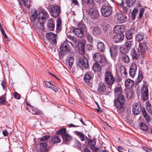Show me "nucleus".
Listing matches in <instances>:
<instances>
[{
  "label": "nucleus",
  "mask_w": 152,
  "mask_h": 152,
  "mask_svg": "<svg viewBox=\"0 0 152 152\" xmlns=\"http://www.w3.org/2000/svg\"><path fill=\"white\" fill-rule=\"evenodd\" d=\"M67 38L70 39L72 42L75 43H77V40L74 37L70 35H67Z\"/></svg>",
  "instance_id": "obj_56"
},
{
  "label": "nucleus",
  "mask_w": 152,
  "mask_h": 152,
  "mask_svg": "<svg viewBox=\"0 0 152 152\" xmlns=\"http://www.w3.org/2000/svg\"><path fill=\"white\" fill-rule=\"evenodd\" d=\"M122 89L121 87L116 88L115 89V96L118 97L121 95H123L121 94Z\"/></svg>",
  "instance_id": "obj_29"
},
{
  "label": "nucleus",
  "mask_w": 152,
  "mask_h": 152,
  "mask_svg": "<svg viewBox=\"0 0 152 152\" xmlns=\"http://www.w3.org/2000/svg\"><path fill=\"white\" fill-rule=\"evenodd\" d=\"M105 3H107V5L103 6L101 10L103 16L104 17H108L111 14L112 10L111 6L108 4L106 1H105Z\"/></svg>",
  "instance_id": "obj_6"
},
{
  "label": "nucleus",
  "mask_w": 152,
  "mask_h": 152,
  "mask_svg": "<svg viewBox=\"0 0 152 152\" xmlns=\"http://www.w3.org/2000/svg\"><path fill=\"white\" fill-rule=\"evenodd\" d=\"M78 65L82 70L88 68V63L87 59L84 56L80 57L78 62Z\"/></svg>",
  "instance_id": "obj_7"
},
{
  "label": "nucleus",
  "mask_w": 152,
  "mask_h": 152,
  "mask_svg": "<svg viewBox=\"0 0 152 152\" xmlns=\"http://www.w3.org/2000/svg\"><path fill=\"white\" fill-rule=\"evenodd\" d=\"M44 22H39L38 23H37L35 24V23H33L34 25L35 28L36 27V28L38 30H42L43 29V23Z\"/></svg>",
  "instance_id": "obj_30"
},
{
  "label": "nucleus",
  "mask_w": 152,
  "mask_h": 152,
  "mask_svg": "<svg viewBox=\"0 0 152 152\" xmlns=\"http://www.w3.org/2000/svg\"><path fill=\"white\" fill-rule=\"evenodd\" d=\"M94 60L96 62L103 63L106 61L107 60L104 55H101L100 53H97L93 56Z\"/></svg>",
  "instance_id": "obj_8"
},
{
  "label": "nucleus",
  "mask_w": 152,
  "mask_h": 152,
  "mask_svg": "<svg viewBox=\"0 0 152 152\" xmlns=\"http://www.w3.org/2000/svg\"><path fill=\"white\" fill-rule=\"evenodd\" d=\"M89 142L91 143L90 145V147L91 150H94L96 148L95 145L96 144V141L95 140H90L89 141Z\"/></svg>",
  "instance_id": "obj_43"
},
{
  "label": "nucleus",
  "mask_w": 152,
  "mask_h": 152,
  "mask_svg": "<svg viewBox=\"0 0 152 152\" xmlns=\"http://www.w3.org/2000/svg\"><path fill=\"white\" fill-rule=\"evenodd\" d=\"M74 58L73 57H70L69 58V68H71L73 64Z\"/></svg>",
  "instance_id": "obj_46"
},
{
  "label": "nucleus",
  "mask_w": 152,
  "mask_h": 152,
  "mask_svg": "<svg viewBox=\"0 0 152 152\" xmlns=\"http://www.w3.org/2000/svg\"><path fill=\"white\" fill-rule=\"evenodd\" d=\"M148 88L146 86H144L141 89V96L142 99L145 101L148 99Z\"/></svg>",
  "instance_id": "obj_10"
},
{
  "label": "nucleus",
  "mask_w": 152,
  "mask_h": 152,
  "mask_svg": "<svg viewBox=\"0 0 152 152\" xmlns=\"http://www.w3.org/2000/svg\"><path fill=\"white\" fill-rule=\"evenodd\" d=\"M6 102L5 98L3 96H1L0 97V104L3 105Z\"/></svg>",
  "instance_id": "obj_53"
},
{
  "label": "nucleus",
  "mask_w": 152,
  "mask_h": 152,
  "mask_svg": "<svg viewBox=\"0 0 152 152\" xmlns=\"http://www.w3.org/2000/svg\"><path fill=\"white\" fill-rule=\"evenodd\" d=\"M144 36L145 35L143 33H141L138 34L136 36V39L139 42L144 40Z\"/></svg>",
  "instance_id": "obj_33"
},
{
  "label": "nucleus",
  "mask_w": 152,
  "mask_h": 152,
  "mask_svg": "<svg viewBox=\"0 0 152 152\" xmlns=\"http://www.w3.org/2000/svg\"><path fill=\"white\" fill-rule=\"evenodd\" d=\"M137 69V64L135 62H133L131 65L129 70V74L132 77H134Z\"/></svg>",
  "instance_id": "obj_14"
},
{
  "label": "nucleus",
  "mask_w": 152,
  "mask_h": 152,
  "mask_svg": "<svg viewBox=\"0 0 152 152\" xmlns=\"http://www.w3.org/2000/svg\"><path fill=\"white\" fill-rule=\"evenodd\" d=\"M124 38V36L123 34H117L113 37V39L116 42H118L122 41Z\"/></svg>",
  "instance_id": "obj_17"
},
{
  "label": "nucleus",
  "mask_w": 152,
  "mask_h": 152,
  "mask_svg": "<svg viewBox=\"0 0 152 152\" xmlns=\"http://www.w3.org/2000/svg\"><path fill=\"white\" fill-rule=\"evenodd\" d=\"M142 112L143 113V115L146 121L148 122H149L150 121V118L148 115V114L144 108H143L142 109Z\"/></svg>",
  "instance_id": "obj_31"
},
{
  "label": "nucleus",
  "mask_w": 152,
  "mask_h": 152,
  "mask_svg": "<svg viewBox=\"0 0 152 152\" xmlns=\"http://www.w3.org/2000/svg\"><path fill=\"white\" fill-rule=\"evenodd\" d=\"M24 5L28 8H29L30 7L29 2L27 0L23 2Z\"/></svg>",
  "instance_id": "obj_60"
},
{
  "label": "nucleus",
  "mask_w": 152,
  "mask_h": 152,
  "mask_svg": "<svg viewBox=\"0 0 152 152\" xmlns=\"http://www.w3.org/2000/svg\"><path fill=\"white\" fill-rule=\"evenodd\" d=\"M97 49L99 51L103 52L104 49V43L100 42L98 43L97 45Z\"/></svg>",
  "instance_id": "obj_26"
},
{
  "label": "nucleus",
  "mask_w": 152,
  "mask_h": 152,
  "mask_svg": "<svg viewBox=\"0 0 152 152\" xmlns=\"http://www.w3.org/2000/svg\"><path fill=\"white\" fill-rule=\"evenodd\" d=\"M138 10L137 9L134 8L132 12V18L133 20H134L135 19L136 15L138 13Z\"/></svg>",
  "instance_id": "obj_45"
},
{
  "label": "nucleus",
  "mask_w": 152,
  "mask_h": 152,
  "mask_svg": "<svg viewBox=\"0 0 152 152\" xmlns=\"http://www.w3.org/2000/svg\"><path fill=\"white\" fill-rule=\"evenodd\" d=\"M133 93L132 91L131 90H129L128 92H126V97L130 99L132 98L133 97Z\"/></svg>",
  "instance_id": "obj_44"
},
{
  "label": "nucleus",
  "mask_w": 152,
  "mask_h": 152,
  "mask_svg": "<svg viewBox=\"0 0 152 152\" xmlns=\"http://www.w3.org/2000/svg\"><path fill=\"white\" fill-rule=\"evenodd\" d=\"M101 32V30L98 26H95L93 28L92 31V34L95 35L99 34Z\"/></svg>",
  "instance_id": "obj_34"
},
{
  "label": "nucleus",
  "mask_w": 152,
  "mask_h": 152,
  "mask_svg": "<svg viewBox=\"0 0 152 152\" xmlns=\"http://www.w3.org/2000/svg\"><path fill=\"white\" fill-rule=\"evenodd\" d=\"M134 84V82L131 80L128 79L125 81V85L127 88H131L133 86Z\"/></svg>",
  "instance_id": "obj_24"
},
{
  "label": "nucleus",
  "mask_w": 152,
  "mask_h": 152,
  "mask_svg": "<svg viewBox=\"0 0 152 152\" xmlns=\"http://www.w3.org/2000/svg\"><path fill=\"white\" fill-rule=\"evenodd\" d=\"M146 108L148 112L149 113L152 114V110L151 109V104L148 101H147L146 102Z\"/></svg>",
  "instance_id": "obj_39"
},
{
  "label": "nucleus",
  "mask_w": 152,
  "mask_h": 152,
  "mask_svg": "<svg viewBox=\"0 0 152 152\" xmlns=\"http://www.w3.org/2000/svg\"><path fill=\"white\" fill-rule=\"evenodd\" d=\"M110 52L111 56L113 60H115L117 56V47L116 46H112L110 49Z\"/></svg>",
  "instance_id": "obj_15"
},
{
  "label": "nucleus",
  "mask_w": 152,
  "mask_h": 152,
  "mask_svg": "<svg viewBox=\"0 0 152 152\" xmlns=\"http://www.w3.org/2000/svg\"><path fill=\"white\" fill-rule=\"evenodd\" d=\"M116 16L118 20L120 21V23H123L126 21L127 18L126 16L118 13L117 14Z\"/></svg>",
  "instance_id": "obj_23"
},
{
  "label": "nucleus",
  "mask_w": 152,
  "mask_h": 152,
  "mask_svg": "<svg viewBox=\"0 0 152 152\" xmlns=\"http://www.w3.org/2000/svg\"><path fill=\"white\" fill-rule=\"evenodd\" d=\"M58 134H61L62 139L64 141H69L72 139V136L67 133V132L65 128L61 129L57 132Z\"/></svg>",
  "instance_id": "obj_4"
},
{
  "label": "nucleus",
  "mask_w": 152,
  "mask_h": 152,
  "mask_svg": "<svg viewBox=\"0 0 152 152\" xmlns=\"http://www.w3.org/2000/svg\"><path fill=\"white\" fill-rule=\"evenodd\" d=\"M77 29H80L84 32L86 29V26L82 22H80L77 26Z\"/></svg>",
  "instance_id": "obj_42"
},
{
  "label": "nucleus",
  "mask_w": 152,
  "mask_h": 152,
  "mask_svg": "<svg viewBox=\"0 0 152 152\" xmlns=\"http://www.w3.org/2000/svg\"><path fill=\"white\" fill-rule=\"evenodd\" d=\"M52 140L54 143H59L61 142V140L59 137L58 136L54 137L52 139Z\"/></svg>",
  "instance_id": "obj_51"
},
{
  "label": "nucleus",
  "mask_w": 152,
  "mask_h": 152,
  "mask_svg": "<svg viewBox=\"0 0 152 152\" xmlns=\"http://www.w3.org/2000/svg\"><path fill=\"white\" fill-rule=\"evenodd\" d=\"M119 70L122 75H123L124 76H126V75L127 74L124 66H121L120 67Z\"/></svg>",
  "instance_id": "obj_40"
},
{
  "label": "nucleus",
  "mask_w": 152,
  "mask_h": 152,
  "mask_svg": "<svg viewBox=\"0 0 152 152\" xmlns=\"http://www.w3.org/2000/svg\"><path fill=\"white\" fill-rule=\"evenodd\" d=\"M97 90L98 92H99V94H102V92L105 91V87L103 84H99V85Z\"/></svg>",
  "instance_id": "obj_32"
},
{
  "label": "nucleus",
  "mask_w": 152,
  "mask_h": 152,
  "mask_svg": "<svg viewBox=\"0 0 152 152\" xmlns=\"http://www.w3.org/2000/svg\"><path fill=\"white\" fill-rule=\"evenodd\" d=\"M31 110V112L33 114L38 115L39 113V112L38 111L33 108H32Z\"/></svg>",
  "instance_id": "obj_57"
},
{
  "label": "nucleus",
  "mask_w": 152,
  "mask_h": 152,
  "mask_svg": "<svg viewBox=\"0 0 152 152\" xmlns=\"http://www.w3.org/2000/svg\"><path fill=\"white\" fill-rule=\"evenodd\" d=\"M61 20L60 18H58L57 19L56 24V29L57 30H60L61 29Z\"/></svg>",
  "instance_id": "obj_41"
},
{
  "label": "nucleus",
  "mask_w": 152,
  "mask_h": 152,
  "mask_svg": "<svg viewBox=\"0 0 152 152\" xmlns=\"http://www.w3.org/2000/svg\"><path fill=\"white\" fill-rule=\"evenodd\" d=\"M142 110L141 105L139 103H135L133 106L132 112L135 115H138Z\"/></svg>",
  "instance_id": "obj_13"
},
{
  "label": "nucleus",
  "mask_w": 152,
  "mask_h": 152,
  "mask_svg": "<svg viewBox=\"0 0 152 152\" xmlns=\"http://www.w3.org/2000/svg\"><path fill=\"white\" fill-rule=\"evenodd\" d=\"M131 55L133 59H137L139 54H137L134 49H133L131 51Z\"/></svg>",
  "instance_id": "obj_35"
},
{
  "label": "nucleus",
  "mask_w": 152,
  "mask_h": 152,
  "mask_svg": "<svg viewBox=\"0 0 152 152\" xmlns=\"http://www.w3.org/2000/svg\"><path fill=\"white\" fill-rule=\"evenodd\" d=\"M145 10L143 8L140 9V12L138 18L140 19H141L142 17L143 13Z\"/></svg>",
  "instance_id": "obj_59"
},
{
  "label": "nucleus",
  "mask_w": 152,
  "mask_h": 152,
  "mask_svg": "<svg viewBox=\"0 0 152 152\" xmlns=\"http://www.w3.org/2000/svg\"><path fill=\"white\" fill-rule=\"evenodd\" d=\"M83 4L88 5L94 3V0H82Z\"/></svg>",
  "instance_id": "obj_48"
},
{
  "label": "nucleus",
  "mask_w": 152,
  "mask_h": 152,
  "mask_svg": "<svg viewBox=\"0 0 152 152\" xmlns=\"http://www.w3.org/2000/svg\"><path fill=\"white\" fill-rule=\"evenodd\" d=\"M89 14L91 18H96L98 15V11L96 9H91L89 10Z\"/></svg>",
  "instance_id": "obj_22"
},
{
  "label": "nucleus",
  "mask_w": 152,
  "mask_h": 152,
  "mask_svg": "<svg viewBox=\"0 0 152 152\" xmlns=\"http://www.w3.org/2000/svg\"><path fill=\"white\" fill-rule=\"evenodd\" d=\"M45 86L48 88H51L53 89V85H52L51 83L48 81H44L43 83Z\"/></svg>",
  "instance_id": "obj_50"
},
{
  "label": "nucleus",
  "mask_w": 152,
  "mask_h": 152,
  "mask_svg": "<svg viewBox=\"0 0 152 152\" xmlns=\"http://www.w3.org/2000/svg\"><path fill=\"white\" fill-rule=\"evenodd\" d=\"M124 28V26L122 25L117 26L114 27L113 31L116 34H122Z\"/></svg>",
  "instance_id": "obj_19"
},
{
  "label": "nucleus",
  "mask_w": 152,
  "mask_h": 152,
  "mask_svg": "<svg viewBox=\"0 0 152 152\" xmlns=\"http://www.w3.org/2000/svg\"><path fill=\"white\" fill-rule=\"evenodd\" d=\"M98 62H96L93 64L92 69L95 72H99L101 71V67Z\"/></svg>",
  "instance_id": "obj_25"
},
{
  "label": "nucleus",
  "mask_w": 152,
  "mask_h": 152,
  "mask_svg": "<svg viewBox=\"0 0 152 152\" xmlns=\"http://www.w3.org/2000/svg\"><path fill=\"white\" fill-rule=\"evenodd\" d=\"M48 16V14L46 11H42L38 14L37 20L39 22H44Z\"/></svg>",
  "instance_id": "obj_9"
},
{
  "label": "nucleus",
  "mask_w": 152,
  "mask_h": 152,
  "mask_svg": "<svg viewBox=\"0 0 152 152\" xmlns=\"http://www.w3.org/2000/svg\"><path fill=\"white\" fill-rule=\"evenodd\" d=\"M148 48V47L145 43H140L139 45L137 48V53L140 58H143L144 57Z\"/></svg>",
  "instance_id": "obj_3"
},
{
  "label": "nucleus",
  "mask_w": 152,
  "mask_h": 152,
  "mask_svg": "<svg viewBox=\"0 0 152 152\" xmlns=\"http://www.w3.org/2000/svg\"><path fill=\"white\" fill-rule=\"evenodd\" d=\"M68 42H69L68 41H65L60 46V53L62 56L65 55L68 52L70 51L71 48Z\"/></svg>",
  "instance_id": "obj_5"
},
{
  "label": "nucleus",
  "mask_w": 152,
  "mask_h": 152,
  "mask_svg": "<svg viewBox=\"0 0 152 152\" xmlns=\"http://www.w3.org/2000/svg\"><path fill=\"white\" fill-rule=\"evenodd\" d=\"M104 81L105 83L109 86L108 87L111 90L112 86L115 81V78L111 72L107 71L104 73Z\"/></svg>",
  "instance_id": "obj_2"
},
{
  "label": "nucleus",
  "mask_w": 152,
  "mask_h": 152,
  "mask_svg": "<svg viewBox=\"0 0 152 152\" xmlns=\"http://www.w3.org/2000/svg\"><path fill=\"white\" fill-rule=\"evenodd\" d=\"M3 134L5 136H7L8 135V133L6 130H4L2 132Z\"/></svg>",
  "instance_id": "obj_64"
},
{
  "label": "nucleus",
  "mask_w": 152,
  "mask_h": 152,
  "mask_svg": "<svg viewBox=\"0 0 152 152\" xmlns=\"http://www.w3.org/2000/svg\"><path fill=\"white\" fill-rule=\"evenodd\" d=\"M125 45L127 49L129 50L132 45V41H129L126 42L125 43Z\"/></svg>",
  "instance_id": "obj_52"
},
{
  "label": "nucleus",
  "mask_w": 152,
  "mask_h": 152,
  "mask_svg": "<svg viewBox=\"0 0 152 152\" xmlns=\"http://www.w3.org/2000/svg\"><path fill=\"white\" fill-rule=\"evenodd\" d=\"M120 58L121 61L124 63L127 64L130 61V58L127 54L120 55Z\"/></svg>",
  "instance_id": "obj_21"
},
{
  "label": "nucleus",
  "mask_w": 152,
  "mask_h": 152,
  "mask_svg": "<svg viewBox=\"0 0 152 152\" xmlns=\"http://www.w3.org/2000/svg\"><path fill=\"white\" fill-rule=\"evenodd\" d=\"M40 150L39 151L45 152H48L49 151V148L48 144L46 142H42L40 143Z\"/></svg>",
  "instance_id": "obj_18"
},
{
  "label": "nucleus",
  "mask_w": 152,
  "mask_h": 152,
  "mask_svg": "<svg viewBox=\"0 0 152 152\" xmlns=\"http://www.w3.org/2000/svg\"><path fill=\"white\" fill-rule=\"evenodd\" d=\"M136 2V0H128L126 1V4L127 7H131L134 6Z\"/></svg>",
  "instance_id": "obj_37"
},
{
  "label": "nucleus",
  "mask_w": 152,
  "mask_h": 152,
  "mask_svg": "<svg viewBox=\"0 0 152 152\" xmlns=\"http://www.w3.org/2000/svg\"><path fill=\"white\" fill-rule=\"evenodd\" d=\"M61 12V9L58 6H54L51 9V13L54 17L56 18L59 17Z\"/></svg>",
  "instance_id": "obj_11"
},
{
  "label": "nucleus",
  "mask_w": 152,
  "mask_h": 152,
  "mask_svg": "<svg viewBox=\"0 0 152 152\" xmlns=\"http://www.w3.org/2000/svg\"><path fill=\"white\" fill-rule=\"evenodd\" d=\"M93 76L89 74L88 73H86L84 76L85 82L87 83H89L92 79Z\"/></svg>",
  "instance_id": "obj_27"
},
{
  "label": "nucleus",
  "mask_w": 152,
  "mask_h": 152,
  "mask_svg": "<svg viewBox=\"0 0 152 152\" xmlns=\"http://www.w3.org/2000/svg\"><path fill=\"white\" fill-rule=\"evenodd\" d=\"M50 138V136L48 135H46L42 137L40 139L41 141L43 142H45L48 139Z\"/></svg>",
  "instance_id": "obj_54"
},
{
  "label": "nucleus",
  "mask_w": 152,
  "mask_h": 152,
  "mask_svg": "<svg viewBox=\"0 0 152 152\" xmlns=\"http://www.w3.org/2000/svg\"><path fill=\"white\" fill-rule=\"evenodd\" d=\"M125 102V100L123 95H121L117 97L115 100L114 104L119 113L124 111Z\"/></svg>",
  "instance_id": "obj_1"
},
{
  "label": "nucleus",
  "mask_w": 152,
  "mask_h": 152,
  "mask_svg": "<svg viewBox=\"0 0 152 152\" xmlns=\"http://www.w3.org/2000/svg\"><path fill=\"white\" fill-rule=\"evenodd\" d=\"M143 78V76L140 74H139L138 75V83L141 82V80Z\"/></svg>",
  "instance_id": "obj_63"
},
{
  "label": "nucleus",
  "mask_w": 152,
  "mask_h": 152,
  "mask_svg": "<svg viewBox=\"0 0 152 152\" xmlns=\"http://www.w3.org/2000/svg\"><path fill=\"white\" fill-rule=\"evenodd\" d=\"M31 22L32 23H35V20H36L37 17H38V14L37 10H33L31 12Z\"/></svg>",
  "instance_id": "obj_16"
},
{
  "label": "nucleus",
  "mask_w": 152,
  "mask_h": 152,
  "mask_svg": "<svg viewBox=\"0 0 152 152\" xmlns=\"http://www.w3.org/2000/svg\"><path fill=\"white\" fill-rule=\"evenodd\" d=\"M47 27L49 30H53L55 27V23L53 22V20L51 19L48 21Z\"/></svg>",
  "instance_id": "obj_28"
},
{
  "label": "nucleus",
  "mask_w": 152,
  "mask_h": 152,
  "mask_svg": "<svg viewBox=\"0 0 152 152\" xmlns=\"http://www.w3.org/2000/svg\"><path fill=\"white\" fill-rule=\"evenodd\" d=\"M57 34L52 32L48 33L46 34V37L48 40L51 42H56Z\"/></svg>",
  "instance_id": "obj_12"
},
{
  "label": "nucleus",
  "mask_w": 152,
  "mask_h": 152,
  "mask_svg": "<svg viewBox=\"0 0 152 152\" xmlns=\"http://www.w3.org/2000/svg\"><path fill=\"white\" fill-rule=\"evenodd\" d=\"M1 85L4 91H6L7 90V86L6 85L5 83L4 82L2 81L1 83Z\"/></svg>",
  "instance_id": "obj_61"
},
{
  "label": "nucleus",
  "mask_w": 152,
  "mask_h": 152,
  "mask_svg": "<svg viewBox=\"0 0 152 152\" xmlns=\"http://www.w3.org/2000/svg\"><path fill=\"white\" fill-rule=\"evenodd\" d=\"M79 43L81 44V46L79 47V53L83 55L84 54L85 52L84 48L85 43V42H80Z\"/></svg>",
  "instance_id": "obj_36"
},
{
  "label": "nucleus",
  "mask_w": 152,
  "mask_h": 152,
  "mask_svg": "<svg viewBox=\"0 0 152 152\" xmlns=\"http://www.w3.org/2000/svg\"><path fill=\"white\" fill-rule=\"evenodd\" d=\"M133 36L132 33L130 31H128L126 34V37L128 39H131Z\"/></svg>",
  "instance_id": "obj_47"
},
{
  "label": "nucleus",
  "mask_w": 152,
  "mask_h": 152,
  "mask_svg": "<svg viewBox=\"0 0 152 152\" xmlns=\"http://www.w3.org/2000/svg\"><path fill=\"white\" fill-rule=\"evenodd\" d=\"M86 36L88 42H92L93 38L92 36L89 34H87Z\"/></svg>",
  "instance_id": "obj_58"
},
{
  "label": "nucleus",
  "mask_w": 152,
  "mask_h": 152,
  "mask_svg": "<svg viewBox=\"0 0 152 152\" xmlns=\"http://www.w3.org/2000/svg\"><path fill=\"white\" fill-rule=\"evenodd\" d=\"M73 32L77 37L80 38L83 37L84 35L83 32L80 29L75 28L73 29Z\"/></svg>",
  "instance_id": "obj_20"
},
{
  "label": "nucleus",
  "mask_w": 152,
  "mask_h": 152,
  "mask_svg": "<svg viewBox=\"0 0 152 152\" xmlns=\"http://www.w3.org/2000/svg\"><path fill=\"white\" fill-rule=\"evenodd\" d=\"M119 50L120 53H121V55H123L126 54V51L124 48L121 47L120 48Z\"/></svg>",
  "instance_id": "obj_55"
},
{
  "label": "nucleus",
  "mask_w": 152,
  "mask_h": 152,
  "mask_svg": "<svg viewBox=\"0 0 152 152\" xmlns=\"http://www.w3.org/2000/svg\"><path fill=\"white\" fill-rule=\"evenodd\" d=\"M75 132L80 139L81 141H84V140L85 139V135L77 131H76Z\"/></svg>",
  "instance_id": "obj_38"
},
{
  "label": "nucleus",
  "mask_w": 152,
  "mask_h": 152,
  "mask_svg": "<svg viewBox=\"0 0 152 152\" xmlns=\"http://www.w3.org/2000/svg\"><path fill=\"white\" fill-rule=\"evenodd\" d=\"M140 126L141 129L144 131H146L148 129V126L143 123L140 124Z\"/></svg>",
  "instance_id": "obj_49"
},
{
  "label": "nucleus",
  "mask_w": 152,
  "mask_h": 152,
  "mask_svg": "<svg viewBox=\"0 0 152 152\" xmlns=\"http://www.w3.org/2000/svg\"><path fill=\"white\" fill-rule=\"evenodd\" d=\"M14 96L15 98L17 99H19L20 97V96L19 94L16 92L14 94Z\"/></svg>",
  "instance_id": "obj_62"
}]
</instances>
